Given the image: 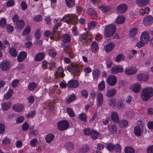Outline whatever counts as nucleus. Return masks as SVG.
I'll use <instances>...</instances> for the list:
<instances>
[{
	"instance_id": "ddd939ff",
	"label": "nucleus",
	"mask_w": 153,
	"mask_h": 153,
	"mask_svg": "<svg viewBox=\"0 0 153 153\" xmlns=\"http://www.w3.org/2000/svg\"><path fill=\"white\" fill-rule=\"evenodd\" d=\"M127 9V5L125 4H121L118 5L116 9L117 12L119 13H122L125 12Z\"/></svg>"
},
{
	"instance_id": "0eeeda50",
	"label": "nucleus",
	"mask_w": 153,
	"mask_h": 153,
	"mask_svg": "<svg viewBox=\"0 0 153 153\" xmlns=\"http://www.w3.org/2000/svg\"><path fill=\"white\" fill-rule=\"evenodd\" d=\"M150 35L147 31L143 32L140 36V40H141L146 44H147L150 39Z\"/></svg>"
},
{
	"instance_id": "a211bd4d",
	"label": "nucleus",
	"mask_w": 153,
	"mask_h": 153,
	"mask_svg": "<svg viewBox=\"0 0 153 153\" xmlns=\"http://www.w3.org/2000/svg\"><path fill=\"white\" fill-rule=\"evenodd\" d=\"M103 102V98L102 94L101 93H99L97 95V105L98 107H100L102 105Z\"/></svg>"
},
{
	"instance_id": "4c0bfd02",
	"label": "nucleus",
	"mask_w": 153,
	"mask_h": 153,
	"mask_svg": "<svg viewBox=\"0 0 153 153\" xmlns=\"http://www.w3.org/2000/svg\"><path fill=\"white\" fill-rule=\"evenodd\" d=\"M9 52L10 55L13 56H16L18 54L16 49L14 48H11L9 50Z\"/></svg>"
},
{
	"instance_id": "7c9ffc66",
	"label": "nucleus",
	"mask_w": 153,
	"mask_h": 153,
	"mask_svg": "<svg viewBox=\"0 0 153 153\" xmlns=\"http://www.w3.org/2000/svg\"><path fill=\"white\" fill-rule=\"evenodd\" d=\"M92 74L94 79L97 80L99 78L100 72L98 70L96 69L93 71Z\"/></svg>"
},
{
	"instance_id": "6e6552de",
	"label": "nucleus",
	"mask_w": 153,
	"mask_h": 153,
	"mask_svg": "<svg viewBox=\"0 0 153 153\" xmlns=\"http://www.w3.org/2000/svg\"><path fill=\"white\" fill-rule=\"evenodd\" d=\"M61 23L60 22H58L57 24L55 25V28L54 30H53V33H54L56 29L59 27L61 26ZM53 36H51L50 37V38L51 39H53L54 40L57 41L60 38L61 36L60 34V33L58 32L55 33V34L53 33L52 34Z\"/></svg>"
},
{
	"instance_id": "20e7f679",
	"label": "nucleus",
	"mask_w": 153,
	"mask_h": 153,
	"mask_svg": "<svg viewBox=\"0 0 153 153\" xmlns=\"http://www.w3.org/2000/svg\"><path fill=\"white\" fill-rule=\"evenodd\" d=\"M116 29V26L112 24L105 26L104 28V35L107 37L112 36L115 32Z\"/></svg>"
},
{
	"instance_id": "052dcab7",
	"label": "nucleus",
	"mask_w": 153,
	"mask_h": 153,
	"mask_svg": "<svg viewBox=\"0 0 153 153\" xmlns=\"http://www.w3.org/2000/svg\"><path fill=\"white\" fill-rule=\"evenodd\" d=\"M63 41L64 42L67 43L70 42V38L68 34H65L63 37Z\"/></svg>"
},
{
	"instance_id": "b1692460",
	"label": "nucleus",
	"mask_w": 153,
	"mask_h": 153,
	"mask_svg": "<svg viewBox=\"0 0 153 153\" xmlns=\"http://www.w3.org/2000/svg\"><path fill=\"white\" fill-rule=\"evenodd\" d=\"M149 0H136V3L138 6L142 7L147 4Z\"/></svg>"
},
{
	"instance_id": "0e129e2a",
	"label": "nucleus",
	"mask_w": 153,
	"mask_h": 153,
	"mask_svg": "<svg viewBox=\"0 0 153 153\" xmlns=\"http://www.w3.org/2000/svg\"><path fill=\"white\" fill-rule=\"evenodd\" d=\"M25 119L24 116H21L18 117L16 119V122L18 123L23 122Z\"/></svg>"
},
{
	"instance_id": "c9c22d12",
	"label": "nucleus",
	"mask_w": 153,
	"mask_h": 153,
	"mask_svg": "<svg viewBox=\"0 0 153 153\" xmlns=\"http://www.w3.org/2000/svg\"><path fill=\"white\" fill-rule=\"evenodd\" d=\"M91 135L92 139L93 140H95L99 135V133L94 130H91Z\"/></svg>"
},
{
	"instance_id": "79ce46f5",
	"label": "nucleus",
	"mask_w": 153,
	"mask_h": 153,
	"mask_svg": "<svg viewBox=\"0 0 153 153\" xmlns=\"http://www.w3.org/2000/svg\"><path fill=\"white\" fill-rule=\"evenodd\" d=\"M54 136L52 134H49L47 135L46 137V140L47 143H50L54 139Z\"/></svg>"
},
{
	"instance_id": "5701e85b",
	"label": "nucleus",
	"mask_w": 153,
	"mask_h": 153,
	"mask_svg": "<svg viewBox=\"0 0 153 153\" xmlns=\"http://www.w3.org/2000/svg\"><path fill=\"white\" fill-rule=\"evenodd\" d=\"M91 50L92 52H97L99 50V46L96 42H93L91 45Z\"/></svg>"
},
{
	"instance_id": "c756f323",
	"label": "nucleus",
	"mask_w": 153,
	"mask_h": 153,
	"mask_svg": "<svg viewBox=\"0 0 153 153\" xmlns=\"http://www.w3.org/2000/svg\"><path fill=\"white\" fill-rule=\"evenodd\" d=\"M45 54L42 53H40L36 54L34 57V60L38 61L42 60L44 58Z\"/></svg>"
},
{
	"instance_id": "7ed1b4c3",
	"label": "nucleus",
	"mask_w": 153,
	"mask_h": 153,
	"mask_svg": "<svg viewBox=\"0 0 153 153\" xmlns=\"http://www.w3.org/2000/svg\"><path fill=\"white\" fill-rule=\"evenodd\" d=\"M77 16L74 14H68L62 19L61 20L68 23L76 24L77 21Z\"/></svg>"
},
{
	"instance_id": "864d4df0",
	"label": "nucleus",
	"mask_w": 153,
	"mask_h": 153,
	"mask_svg": "<svg viewBox=\"0 0 153 153\" xmlns=\"http://www.w3.org/2000/svg\"><path fill=\"white\" fill-rule=\"evenodd\" d=\"M99 8L101 10L105 12H107L109 9V7L105 5H101Z\"/></svg>"
},
{
	"instance_id": "de8ad7c7",
	"label": "nucleus",
	"mask_w": 153,
	"mask_h": 153,
	"mask_svg": "<svg viewBox=\"0 0 153 153\" xmlns=\"http://www.w3.org/2000/svg\"><path fill=\"white\" fill-rule=\"evenodd\" d=\"M30 26H27L22 32V35L26 36L30 32Z\"/></svg>"
},
{
	"instance_id": "aec40b11",
	"label": "nucleus",
	"mask_w": 153,
	"mask_h": 153,
	"mask_svg": "<svg viewBox=\"0 0 153 153\" xmlns=\"http://www.w3.org/2000/svg\"><path fill=\"white\" fill-rule=\"evenodd\" d=\"M115 46V44L111 42L106 45L104 47V50L106 52H109L112 51Z\"/></svg>"
},
{
	"instance_id": "58836bf2",
	"label": "nucleus",
	"mask_w": 153,
	"mask_h": 153,
	"mask_svg": "<svg viewBox=\"0 0 153 153\" xmlns=\"http://www.w3.org/2000/svg\"><path fill=\"white\" fill-rule=\"evenodd\" d=\"M108 103L111 106H114L116 103V100L114 98L109 99L108 100Z\"/></svg>"
},
{
	"instance_id": "69168bd1",
	"label": "nucleus",
	"mask_w": 153,
	"mask_h": 153,
	"mask_svg": "<svg viewBox=\"0 0 153 153\" xmlns=\"http://www.w3.org/2000/svg\"><path fill=\"white\" fill-rule=\"evenodd\" d=\"M140 40V41L137 42L136 44V46L139 48L144 46L145 44H146L142 40Z\"/></svg>"
},
{
	"instance_id": "338daca9",
	"label": "nucleus",
	"mask_w": 153,
	"mask_h": 153,
	"mask_svg": "<svg viewBox=\"0 0 153 153\" xmlns=\"http://www.w3.org/2000/svg\"><path fill=\"white\" fill-rule=\"evenodd\" d=\"M38 142V140L36 139H33L30 141V145L33 147L37 145Z\"/></svg>"
},
{
	"instance_id": "dca6fc26",
	"label": "nucleus",
	"mask_w": 153,
	"mask_h": 153,
	"mask_svg": "<svg viewBox=\"0 0 153 153\" xmlns=\"http://www.w3.org/2000/svg\"><path fill=\"white\" fill-rule=\"evenodd\" d=\"M153 22V18L151 16L145 17L143 19V23L146 25H149Z\"/></svg>"
},
{
	"instance_id": "e433bc0d",
	"label": "nucleus",
	"mask_w": 153,
	"mask_h": 153,
	"mask_svg": "<svg viewBox=\"0 0 153 153\" xmlns=\"http://www.w3.org/2000/svg\"><path fill=\"white\" fill-rule=\"evenodd\" d=\"M13 93V91L11 89H9L7 93L4 95V98L8 99L10 98Z\"/></svg>"
},
{
	"instance_id": "f704fd0d",
	"label": "nucleus",
	"mask_w": 153,
	"mask_h": 153,
	"mask_svg": "<svg viewBox=\"0 0 153 153\" xmlns=\"http://www.w3.org/2000/svg\"><path fill=\"white\" fill-rule=\"evenodd\" d=\"M96 25V23L94 21H91L88 24V27L87 28H85V30L86 31H88L91 29L93 28Z\"/></svg>"
},
{
	"instance_id": "f3484780",
	"label": "nucleus",
	"mask_w": 153,
	"mask_h": 153,
	"mask_svg": "<svg viewBox=\"0 0 153 153\" xmlns=\"http://www.w3.org/2000/svg\"><path fill=\"white\" fill-rule=\"evenodd\" d=\"M67 85L70 88H76L79 85V83L76 80H70L68 82Z\"/></svg>"
},
{
	"instance_id": "6ab92c4d",
	"label": "nucleus",
	"mask_w": 153,
	"mask_h": 153,
	"mask_svg": "<svg viewBox=\"0 0 153 153\" xmlns=\"http://www.w3.org/2000/svg\"><path fill=\"white\" fill-rule=\"evenodd\" d=\"M13 110L15 111L20 112L23 110L24 107L22 104H19L13 105Z\"/></svg>"
},
{
	"instance_id": "4468645a",
	"label": "nucleus",
	"mask_w": 153,
	"mask_h": 153,
	"mask_svg": "<svg viewBox=\"0 0 153 153\" xmlns=\"http://www.w3.org/2000/svg\"><path fill=\"white\" fill-rule=\"evenodd\" d=\"M148 75L144 73H140L137 74V79L139 81H146L148 79Z\"/></svg>"
},
{
	"instance_id": "4be33fe9",
	"label": "nucleus",
	"mask_w": 153,
	"mask_h": 153,
	"mask_svg": "<svg viewBox=\"0 0 153 153\" xmlns=\"http://www.w3.org/2000/svg\"><path fill=\"white\" fill-rule=\"evenodd\" d=\"M64 71L62 67H59L58 68L57 71L55 74V76L56 77H63L64 76Z\"/></svg>"
},
{
	"instance_id": "3c124183",
	"label": "nucleus",
	"mask_w": 153,
	"mask_h": 153,
	"mask_svg": "<svg viewBox=\"0 0 153 153\" xmlns=\"http://www.w3.org/2000/svg\"><path fill=\"white\" fill-rule=\"evenodd\" d=\"M125 106V103L121 100H119L117 103L118 108L120 109L123 108Z\"/></svg>"
},
{
	"instance_id": "39448f33",
	"label": "nucleus",
	"mask_w": 153,
	"mask_h": 153,
	"mask_svg": "<svg viewBox=\"0 0 153 153\" xmlns=\"http://www.w3.org/2000/svg\"><path fill=\"white\" fill-rule=\"evenodd\" d=\"M57 125V127L59 130L60 131H63L68 128L69 123L67 121L62 120L58 122Z\"/></svg>"
},
{
	"instance_id": "a878e982",
	"label": "nucleus",
	"mask_w": 153,
	"mask_h": 153,
	"mask_svg": "<svg viewBox=\"0 0 153 153\" xmlns=\"http://www.w3.org/2000/svg\"><path fill=\"white\" fill-rule=\"evenodd\" d=\"M131 88L134 92L137 93L140 91V85L138 83H136L132 85Z\"/></svg>"
},
{
	"instance_id": "f257e3e1",
	"label": "nucleus",
	"mask_w": 153,
	"mask_h": 153,
	"mask_svg": "<svg viewBox=\"0 0 153 153\" xmlns=\"http://www.w3.org/2000/svg\"><path fill=\"white\" fill-rule=\"evenodd\" d=\"M83 67V65L81 64H77L76 63H72L70 65L66 68L71 73L74 75L79 76L80 74V70Z\"/></svg>"
},
{
	"instance_id": "a19ab883",
	"label": "nucleus",
	"mask_w": 153,
	"mask_h": 153,
	"mask_svg": "<svg viewBox=\"0 0 153 153\" xmlns=\"http://www.w3.org/2000/svg\"><path fill=\"white\" fill-rule=\"evenodd\" d=\"M137 29L136 28H133L131 29L129 31V35L131 37H133L135 36L137 32Z\"/></svg>"
},
{
	"instance_id": "423d86ee",
	"label": "nucleus",
	"mask_w": 153,
	"mask_h": 153,
	"mask_svg": "<svg viewBox=\"0 0 153 153\" xmlns=\"http://www.w3.org/2000/svg\"><path fill=\"white\" fill-rule=\"evenodd\" d=\"M134 132L136 136L140 137L141 136L142 134H146L147 131L146 128H145L144 127L142 128L139 126H136L134 128Z\"/></svg>"
},
{
	"instance_id": "9b49d317",
	"label": "nucleus",
	"mask_w": 153,
	"mask_h": 153,
	"mask_svg": "<svg viewBox=\"0 0 153 153\" xmlns=\"http://www.w3.org/2000/svg\"><path fill=\"white\" fill-rule=\"evenodd\" d=\"M11 63L8 61L4 60L1 62L0 65L1 68L3 71L8 70L11 66Z\"/></svg>"
},
{
	"instance_id": "2f4dec72",
	"label": "nucleus",
	"mask_w": 153,
	"mask_h": 153,
	"mask_svg": "<svg viewBox=\"0 0 153 153\" xmlns=\"http://www.w3.org/2000/svg\"><path fill=\"white\" fill-rule=\"evenodd\" d=\"M116 91L115 89L113 88L108 91L105 94L107 97H111L114 96L116 93Z\"/></svg>"
},
{
	"instance_id": "72a5a7b5",
	"label": "nucleus",
	"mask_w": 153,
	"mask_h": 153,
	"mask_svg": "<svg viewBox=\"0 0 153 153\" xmlns=\"http://www.w3.org/2000/svg\"><path fill=\"white\" fill-rule=\"evenodd\" d=\"M125 18L122 15L118 16L116 20V22L118 24H121L125 21Z\"/></svg>"
},
{
	"instance_id": "bb28decb",
	"label": "nucleus",
	"mask_w": 153,
	"mask_h": 153,
	"mask_svg": "<svg viewBox=\"0 0 153 153\" xmlns=\"http://www.w3.org/2000/svg\"><path fill=\"white\" fill-rule=\"evenodd\" d=\"M27 55V53L24 51L20 53L18 56V60L19 62H22L23 61L26 57Z\"/></svg>"
},
{
	"instance_id": "c03bdc74",
	"label": "nucleus",
	"mask_w": 153,
	"mask_h": 153,
	"mask_svg": "<svg viewBox=\"0 0 153 153\" xmlns=\"http://www.w3.org/2000/svg\"><path fill=\"white\" fill-rule=\"evenodd\" d=\"M125 58L123 55L120 54L118 55L115 58V61L117 62H119L123 61Z\"/></svg>"
},
{
	"instance_id": "473e14b6",
	"label": "nucleus",
	"mask_w": 153,
	"mask_h": 153,
	"mask_svg": "<svg viewBox=\"0 0 153 153\" xmlns=\"http://www.w3.org/2000/svg\"><path fill=\"white\" fill-rule=\"evenodd\" d=\"M65 149L68 151H71L74 149V145L71 142L66 143L65 145Z\"/></svg>"
},
{
	"instance_id": "37998d69",
	"label": "nucleus",
	"mask_w": 153,
	"mask_h": 153,
	"mask_svg": "<svg viewBox=\"0 0 153 153\" xmlns=\"http://www.w3.org/2000/svg\"><path fill=\"white\" fill-rule=\"evenodd\" d=\"M67 5L68 7H71L75 5V0H65Z\"/></svg>"
},
{
	"instance_id": "bf43d9fd",
	"label": "nucleus",
	"mask_w": 153,
	"mask_h": 153,
	"mask_svg": "<svg viewBox=\"0 0 153 153\" xmlns=\"http://www.w3.org/2000/svg\"><path fill=\"white\" fill-rule=\"evenodd\" d=\"M128 124V122L125 120H123L120 121L119 123V126L121 128H123L126 127Z\"/></svg>"
},
{
	"instance_id": "a18cd8bd",
	"label": "nucleus",
	"mask_w": 153,
	"mask_h": 153,
	"mask_svg": "<svg viewBox=\"0 0 153 153\" xmlns=\"http://www.w3.org/2000/svg\"><path fill=\"white\" fill-rule=\"evenodd\" d=\"M37 86V84L34 82H31L28 85V89L32 91L34 90Z\"/></svg>"
},
{
	"instance_id": "5fc2aeb1",
	"label": "nucleus",
	"mask_w": 153,
	"mask_h": 153,
	"mask_svg": "<svg viewBox=\"0 0 153 153\" xmlns=\"http://www.w3.org/2000/svg\"><path fill=\"white\" fill-rule=\"evenodd\" d=\"M66 111L70 117H74L75 116V114L73 110L70 108H68L66 109Z\"/></svg>"
},
{
	"instance_id": "9d476101",
	"label": "nucleus",
	"mask_w": 153,
	"mask_h": 153,
	"mask_svg": "<svg viewBox=\"0 0 153 153\" xmlns=\"http://www.w3.org/2000/svg\"><path fill=\"white\" fill-rule=\"evenodd\" d=\"M137 69L134 67L126 68L124 72L127 75H131L135 74L137 72Z\"/></svg>"
},
{
	"instance_id": "393cba45",
	"label": "nucleus",
	"mask_w": 153,
	"mask_h": 153,
	"mask_svg": "<svg viewBox=\"0 0 153 153\" xmlns=\"http://www.w3.org/2000/svg\"><path fill=\"white\" fill-rule=\"evenodd\" d=\"M111 117L112 120L114 122L117 123H119V117L117 112L115 111H113L111 114Z\"/></svg>"
},
{
	"instance_id": "8fccbe9b",
	"label": "nucleus",
	"mask_w": 153,
	"mask_h": 153,
	"mask_svg": "<svg viewBox=\"0 0 153 153\" xmlns=\"http://www.w3.org/2000/svg\"><path fill=\"white\" fill-rule=\"evenodd\" d=\"M25 25V22L22 20L18 21L16 23V25L18 28H21L24 27Z\"/></svg>"
},
{
	"instance_id": "774afa93",
	"label": "nucleus",
	"mask_w": 153,
	"mask_h": 153,
	"mask_svg": "<svg viewBox=\"0 0 153 153\" xmlns=\"http://www.w3.org/2000/svg\"><path fill=\"white\" fill-rule=\"evenodd\" d=\"M78 32L77 31V28L76 26H74L72 28V34L75 36L78 35Z\"/></svg>"
},
{
	"instance_id": "603ef678",
	"label": "nucleus",
	"mask_w": 153,
	"mask_h": 153,
	"mask_svg": "<svg viewBox=\"0 0 153 153\" xmlns=\"http://www.w3.org/2000/svg\"><path fill=\"white\" fill-rule=\"evenodd\" d=\"M153 61V58L150 57L145 61V64L146 66H149L152 63Z\"/></svg>"
},
{
	"instance_id": "2eb2a0df",
	"label": "nucleus",
	"mask_w": 153,
	"mask_h": 153,
	"mask_svg": "<svg viewBox=\"0 0 153 153\" xmlns=\"http://www.w3.org/2000/svg\"><path fill=\"white\" fill-rule=\"evenodd\" d=\"M90 38H89L88 35L86 33H83L80 35L79 38V42L80 43L83 44L86 43Z\"/></svg>"
},
{
	"instance_id": "e2e57ef3",
	"label": "nucleus",
	"mask_w": 153,
	"mask_h": 153,
	"mask_svg": "<svg viewBox=\"0 0 153 153\" xmlns=\"http://www.w3.org/2000/svg\"><path fill=\"white\" fill-rule=\"evenodd\" d=\"M6 30L8 33H12L13 30V27L12 25L9 24L6 26Z\"/></svg>"
},
{
	"instance_id": "4d7b16f0",
	"label": "nucleus",
	"mask_w": 153,
	"mask_h": 153,
	"mask_svg": "<svg viewBox=\"0 0 153 153\" xmlns=\"http://www.w3.org/2000/svg\"><path fill=\"white\" fill-rule=\"evenodd\" d=\"M114 146L110 143L108 144L106 147V149H108L109 152L113 151L114 150Z\"/></svg>"
},
{
	"instance_id": "412c9836",
	"label": "nucleus",
	"mask_w": 153,
	"mask_h": 153,
	"mask_svg": "<svg viewBox=\"0 0 153 153\" xmlns=\"http://www.w3.org/2000/svg\"><path fill=\"white\" fill-rule=\"evenodd\" d=\"M88 14L90 15L93 19H96L97 18V15L95 11L91 8H89L87 9Z\"/></svg>"
},
{
	"instance_id": "c85d7f7f",
	"label": "nucleus",
	"mask_w": 153,
	"mask_h": 153,
	"mask_svg": "<svg viewBox=\"0 0 153 153\" xmlns=\"http://www.w3.org/2000/svg\"><path fill=\"white\" fill-rule=\"evenodd\" d=\"M109 132L112 134H115L117 130L116 126L115 124H112L108 126Z\"/></svg>"
},
{
	"instance_id": "cd10ccee",
	"label": "nucleus",
	"mask_w": 153,
	"mask_h": 153,
	"mask_svg": "<svg viewBox=\"0 0 153 153\" xmlns=\"http://www.w3.org/2000/svg\"><path fill=\"white\" fill-rule=\"evenodd\" d=\"M1 108L3 111H7L9 109L11 106V104L10 102H5L2 104Z\"/></svg>"
},
{
	"instance_id": "680f3d73",
	"label": "nucleus",
	"mask_w": 153,
	"mask_h": 153,
	"mask_svg": "<svg viewBox=\"0 0 153 153\" xmlns=\"http://www.w3.org/2000/svg\"><path fill=\"white\" fill-rule=\"evenodd\" d=\"M36 112L34 110L30 112L26 115V117L27 118H33L35 115Z\"/></svg>"
},
{
	"instance_id": "49530a36",
	"label": "nucleus",
	"mask_w": 153,
	"mask_h": 153,
	"mask_svg": "<svg viewBox=\"0 0 153 153\" xmlns=\"http://www.w3.org/2000/svg\"><path fill=\"white\" fill-rule=\"evenodd\" d=\"M79 118L81 121H86L87 120V115L84 113H82L79 114Z\"/></svg>"
},
{
	"instance_id": "09e8293b",
	"label": "nucleus",
	"mask_w": 153,
	"mask_h": 153,
	"mask_svg": "<svg viewBox=\"0 0 153 153\" xmlns=\"http://www.w3.org/2000/svg\"><path fill=\"white\" fill-rule=\"evenodd\" d=\"M76 98L75 95L74 94H72L69 96L68 98L66 100V102L69 103L74 101Z\"/></svg>"
},
{
	"instance_id": "ea45409f",
	"label": "nucleus",
	"mask_w": 153,
	"mask_h": 153,
	"mask_svg": "<svg viewBox=\"0 0 153 153\" xmlns=\"http://www.w3.org/2000/svg\"><path fill=\"white\" fill-rule=\"evenodd\" d=\"M125 153H134L135 150L131 146H127L125 148Z\"/></svg>"
},
{
	"instance_id": "13d9d810",
	"label": "nucleus",
	"mask_w": 153,
	"mask_h": 153,
	"mask_svg": "<svg viewBox=\"0 0 153 153\" xmlns=\"http://www.w3.org/2000/svg\"><path fill=\"white\" fill-rule=\"evenodd\" d=\"M89 148L87 145H85L83 146L80 150L81 153H85L88 151Z\"/></svg>"
},
{
	"instance_id": "6e6d98bb",
	"label": "nucleus",
	"mask_w": 153,
	"mask_h": 153,
	"mask_svg": "<svg viewBox=\"0 0 153 153\" xmlns=\"http://www.w3.org/2000/svg\"><path fill=\"white\" fill-rule=\"evenodd\" d=\"M98 87L100 90L101 91L103 90L105 87L104 81L103 80L101 82L99 83Z\"/></svg>"
},
{
	"instance_id": "1a4fd4ad",
	"label": "nucleus",
	"mask_w": 153,
	"mask_h": 153,
	"mask_svg": "<svg viewBox=\"0 0 153 153\" xmlns=\"http://www.w3.org/2000/svg\"><path fill=\"white\" fill-rule=\"evenodd\" d=\"M117 82V78L114 75H111L109 76L106 80L107 83L111 86H114L116 84Z\"/></svg>"
},
{
	"instance_id": "f03ea898",
	"label": "nucleus",
	"mask_w": 153,
	"mask_h": 153,
	"mask_svg": "<svg viewBox=\"0 0 153 153\" xmlns=\"http://www.w3.org/2000/svg\"><path fill=\"white\" fill-rule=\"evenodd\" d=\"M140 97L143 101H146L153 96V88L147 87L143 89L141 92Z\"/></svg>"
},
{
	"instance_id": "f8f14e48",
	"label": "nucleus",
	"mask_w": 153,
	"mask_h": 153,
	"mask_svg": "<svg viewBox=\"0 0 153 153\" xmlns=\"http://www.w3.org/2000/svg\"><path fill=\"white\" fill-rule=\"evenodd\" d=\"M123 69L122 66L118 65L113 67L111 69V73L112 74H116L123 71Z\"/></svg>"
}]
</instances>
